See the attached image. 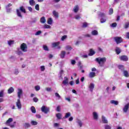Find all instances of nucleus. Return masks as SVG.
I'll return each mask as SVG.
<instances>
[{"instance_id":"nucleus-43","label":"nucleus","mask_w":129,"mask_h":129,"mask_svg":"<svg viewBox=\"0 0 129 129\" xmlns=\"http://www.w3.org/2000/svg\"><path fill=\"white\" fill-rule=\"evenodd\" d=\"M43 50L45 51H49V48L46 45H43Z\"/></svg>"},{"instance_id":"nucleus-31","label":"nucleus","mask_w":129,"mask_h":129,"mask_svg":"<svg viewBox=\"0 0 129 129\" xmlns=\"http://www.w3.org/2000/svg\"><path fill=\"white\" fill-rule=\"evenodd\" d=\"M59 44H60V42H54L52 43V47H53V48H55V47H57V46L59 45Z\"/></svg>"},{"instance_id":"nucleus-35","label":"nucleus","mask_w":129,"mask_h":129,"mask_svg":"<svg viewBox=\"0 0 129 129\" xmlns=\"http://www.w3.org/2000/svg\"><path fill=\"white\" fill-rule=\"evenodd\" d=\"M31 124H32V125H37V124H38V122L35 120H32L31 121Z\"/></svg>"},{"instance_id":"nucleus-54","label":"nucleus","mask_w":129,"mask_h":129,"mask_svg":"<svg viewBox=\"0 0 129 129\" xmlns=\"http://www.w3.org/2000/svg\"><path fill=\"white\" fill-rule=\"evenodd\" d=\"M116 26H117V24H116V23H113L111 24V26L113 28H115V27H116Z\"/></svg>"},{"instance_id":"nucleus-34","label":"nucleus","mask_w":129,"mask_h":129,"mask_svg":"<svg viewBox=\"0 0 129 129\" xmlns=\"http://www.w3.org/2000/svg\"><path fill=\"white\" fill-rule=\"evenodd\" d=\"M118 69H121V70H124V66L122 64H119L118 66Z\"/></svg>"},{"instance_id":"nucleus-39","label":"nucleus","mask_w":129,"mask_h":129,"mask_svg":"<svg viewBox=\"0 0 129 129\" xmlns=\"http://www.w3.org/2000/svg\"><path fill=\"white\" fill-rule=\"evenodd\" d=\"M29 4H30V6H34L35 5V1L29 0Z\"/></svg>"},{"instance_id":"nucleus-32","label":"nucleus","mask_w":129,"mask_h":129,"mask_svg":"<svg viewBox=\"0 0 129 129\" xmlns=\"http://www.w3.org/2000/svg\"><path fill=\"white\" fill-rule=\"evenodd\" d=\"M31 110L32 113H36V108L34 106H31Z\"/></svg>"},{"instance_id":"nucleus-45","label":"nucleus","mask_w":129,"mask_h":129,"mask_svg":"<svg viewBox=\"0 0 129 129\" xmlns=\"http://www.w3.org/2000/svg\"><path fill=\"white\" fill-rule=\"evenodd\" d=\"M55 95L56 97H58V99L61 98V96H60L58 93H55Z\"/></svg>"},{"instance_id":"nucleus-49","label":"nucleus","mask_w":129,"mask_h":129,"mask_svg":"<svg viewBox=\"0 0 129 129\" xmlns=\"http://www.w3.org/2000/svg\"><path fill=\"white\" fill-rule=\"evenodd\" d=\"M0 97H4V90L0 91Z\"/></svg>"},{"instance_id":"nucleus-21","label":"nucleus","mask_w":129,"mask_h":129,"mask_svg":"<svg viewBox=\"0 0 129 129\" xmlns=\"http://www.w3.org/2000/svg\"><path fill=\"white\" fill-rule=\"evenodd\" d=\"M89 88L90 89V91H91V92H92V91H93V89H94V84L91 83L90 84Z\"/></svg>"},{"instance_id":"nucleus-9","label":"nucleus","mask_w":129,"mask_h":129,"mask_svg":"<svg viewBox=\"0 0 129 129\" xmlns=\"http://www.w3.org/2000/svg\"><path fill=\"white\" fill-rule=\"evenodd\" d=\"M65 55H66V52L65 51H61L59 56L61 59H64L65 58Z\"/></svg>"},{"instance_id":"nucleus-64","label":"nucleus","mask_w":129,"mask_h":129,"mask_svg":"<svg viewBox=\"0 0 129 129\" xmlns=\"http://www.w3.org/2000/svg\"><path fill=\"white\" fill-rule=\"evenodd\" d=\"M126 37L127 38V39H129V32L126 33Z\"/></svg>"},{"instance_id":"nucleus-5","label":"nucleus","mask_w":129,"mask_h":129,"mask_svg":"<svg viewBox=\"0 0 129 129\" xmlns=\"http://www.w3.org/2000/svg\"><path fill=\"white\" fill-rule=\"evenodd\" d=\"M119 59L121 61H124V62L128 61V57L126 55H121L119 57Z\"/></svg>"},{"instance_id":"nucleus-11","label":"nucleus","mask_w":129,"mask_h":129,"mask_svg":"<svg viewBox=\"0 0 129 129\" xmlns=\"http://www.w3.org/2000/svg\"><path fill=\"white\" fill-rule=\"evenodd\" d=\"M115 52H116V54L117 55H119L120 53H121V49L118 47H116V49H115Z\"/></svg>"},{"instance_id":"nucleus-56","label":"nucleus","mask_w":129,"mask_h":129,"mask_svg":"<svg viewBox=\"0 0 129 129\" xmlns=\"http://www.w3.org/2000/svg\"><path fill=\"white\" fill-rule=\"evenodd\" d=\"M78 123L79 124V125L81 127L82 126V122L81 120L78 121Z\"/></svg>"},{"instance_id":"nucleus-1","label":"nucleus","mask_w":129,"mask_h":129,"mask_svg":"<svg viewBox=\"0 0 129 129\" xmlns=\"http://www.w3.org/2000/svg\"><path fill=\"white\" fill-rule=\"evenodd\" d=\"M95 61L98 63L100 66L102 67L104 65V63L106 62V58L102 57V58H96L95 59Z\"/></svg>"},{"instance_id":"nucleus-6","label":"nucleus","mask_w":129,"mask_h":129,"mask_svg":"<svg viewBox=\"0 0 129 129\" xmlns=\"http://www.w3.org/2000/svg\"><path fill=\"white\" fill-rule=\"evenodd\" d=\"M114 40H115L116 44H120V43L122 42V40L120 37H115Z\"/></svg>"},{"instance_id":"nucleus-59","label":"nucleus","mask_w":129,"mask_h":129,"mask_svg":"<svg viewBox=\"0 0 129 129\" xmlns=\"http://www.w3.org/2000/svg\"><path fill=\"white\" fill-rule=\"evenodd\" d=\"M105 129H111V127H110V126L109 125H106Z\"/></svg>"},{"instance_id":"nucleus-36","label":"nucleus","mask_w":129,"mask_h":129,"mask_svg":"<svg viewBox=\"0 0 129 129\" xmlns=\"http://www.w3.org/2000/svg\"><path fill=\"white\" fill-rule=\"evenodd\" d=\"M8 44L9 45V46H12V45H13V44H14V43H15V41L14 40H9L8 41Z\"/></svg>"},{"instance_id":"nucleus-12","label":"nucleus","mask_w":129,"mask_h":129,"mask_svg":"<svg viewBox=\"0 0 129 129\" xmlns=\"http://www.w3.org/2000/svg\"><path fill=\"white\" fill-rule=\"evenodd\" d=\"M95 76H96V74L93 72H90L89 74V77H90V78H93L95 77Z\"/></svg>"},{"instance_id":"nucleus-17","label":"nucleus","mask_w":129,"mask_h":129,"mask_svg":"<svg viewBox=\"0 0 129 129\" xmlns=\"http://www.w3.org/2000/svg\"><path fill=\"white\" fill-rule=\"evenodd\" d=\"M93 115L94 117V119H98V115L97 114V113L96 112H93Z\"/></svg>"},{"instance_id":"nucleus-37","label":"nucleus","mask_w":129,"mask_h":129,"mask_svg":"<svg viewBox=\"0 0 129 129\" xmlns=\"http://www.w3.org/2000/svg\"><path fill=\"white\" fill-rule=\"evenodd\" d=\"M81 61H79L78 63V66L80 68V69H82L83 68V66L81 64Z\"/></svg>"},{"instance_id":"nucleus-52","label":"nucleus","mask_w":129,"mask_h":129,"mask_svg":"<svg viewBox=\"0 0 129 129\" xmlns=\"http://www.w3.org/2000/svg\"><path fill=\"white\" fill-rule=\"evenodd\" d=\"M41 71L43 72L45 71V66H42L40 67Z\"/></svg>"},{"instance_id":"nucleus-22","label":"nucleus","mask_w":129,"mask_h":129,"mask_svg":"<svg viewBox=\"0 0 129 129\" xmlns=\"http://www.w3.org/2000/svg\"><path fill=\"white\" fill-rule=\"evenodd\" d=\"M70 116H71V113L67 112L66 113L65 116L63 117V119H65V118H68V117H70Z\"/></svg>"},{"instance_id":"nucleus-23","label":"nucleus","mask_w":129,"mask_h":129,"mask_svg":"<svg viewBox=\"0 0 129 129\" xmlns=\"http://www.w3.org/2000/svg\"><path fill=\"white\" fill-rule=\"evenodd\" d=\"M123 74L124 77H126V78L129 77L128 72H127V71H124L123 72Z\"/></svg>"},{"instance_id":"nucleus-30","label":"nucleus","mask_w":129,"mask_h":129,"mask_svg":"<svg viewBox=\"0 0 129 129\" xmlns=\"http://www.w3.org/2000/svg\"><path fill=\"white\" fill-rule=\"evenodd\" d=\"M52 14H53V16H54V17H55V18H58V17L59 16V14H58V12H56V11H53L52 12Z\"/></svg>"},{"instance_id":"nucleus-3","label":"nucleus","mask_w":129,"mask_h":129,"mask_svg":"<svg viewBox=\"0 0 129 129\" xmlns=\"http://www.w3.org/2000/svg\"><path fill=\"white\" fill-rule=\"evenodd\" d=\"M20 49L23 52H27V51H28V46L27 44L23 43L20 46Z\"/></svg>"},{"instance_id":"nucleus-38","label":"nucleus","mask_w":129,"mask_h":129,"mask_svg":"<svg viewBox=\"0 0 129 129\" xmlns=\"http://www.w3.org/2000/svg\"><path fill=\"white\" fill-rule=\"evenodd\" d=\"M128 28H129V22H127L124 25V29H128Z\"/></svg>"},{"instance_id":"nucleus-40","label":"nucleus","mask_w":129,"mask_h":129,"mask_svg":"<svg viewBox=\"0 0 129 129\" xmlns=\"http://www.w3.org/2000/svg\"><path fill=\"white\" fill-rule=\"evenodd\" d=\"M66 50H69L70 51H71V50H72V49H73V48H72V47L71 46L68 45L66 46Z\"/></svg>"},{"instance_id":"nucleus-29","label":"nucleus","mask_w":129,"mask_h":129,"mask_svg":"<svg viewBox=\"0 0 129 129\" xmlns=\"http://www.w3.org/2000/svg\"><path fill=\"white\" fill-rule=\"evenodd\" d=\"M31 126V125L29 123H25L24 124V127L25 128H29Z\"/></svg>"},{"instance_id":"nucleus-20","label":"nucleus","mask_w":129,"mask_h":129,"mask_svg":"<svg viewBox=\"0 0 129 129\" xmlns=\"http://www.w3.org/2000/svg\"><path fill=\"white\" fill-rule=\"evenodd\" d=\"M102 121L103 123H108V121L104 116H102Z\"/></svg>"},{"instance_id":"nucleus-47","label":"nucleus","mask_w":129,"mask_h":129,"mask_svg":"<svg viewBox=\"0 0 129 129\" xmlns=\"http://www.w3.org/2000/svg\"><path fill=\"white\" fill-rule=\"evenodd\" d=\"M33 100L34 102H38V101H39V99L37 97L33 98Z\"/></svg>"},{"instance_id":"nucleus-18","label":"nucleus","mask_w":129,"mask_h":129,"mask_svg":"<svg viewBox=\"0 0 129 129\" xmlns=\"http://www.w3.org/2000/svg\"><path fill=\"white\" fill-rule=\"evenodd\" d=\"M13 121V118H9L8 120H7V121L5 122L6 124L8 125L11 123V122H12Z\"/></svg>"},{"instance_id":"nucleus-33","label":"nucleus","mask_w":129,"mask_h":129,"mask_svg":"<svg viewBox=\"0 0 129 129\" xmlns=\"http://www.w3.org/2000/svg\"><path fill=\"white\" fill-rule=\"evenodd\" d=\"M52 22H53V20H52V18H49L47 20V24H48V25H52Z\"/></svg>"},{"instance_id":"nucleus-42","label":"nucleus","mask_w":129,"mask_h":129,"mask_svg":"<svg viewBox=\"0 0 129 129\" xmlns=\"http://www.w3.org/2000/svg\"><path fill=\"white\" fill-rule=\"evenodd\" d=\"M113 14V9L110 8L109 10V15H112Z\"/></svg>"},{"instance_id":"nucleus-46","label":"nucleus","mask_w":129,"mask_h":129,"mask_svg":"<svg viewBox=\"0 0 129 129\" xmlns=\"http://www.w3.org/2000/svg\"><path fill=\"white\" fill-rule=\"evenodd\" d=\"M87 26H88V24H87V23L85 22L83 23L82 27L83 28H86L87 27Z\"/></svg>"},{"instance_id":"nucleus-24","label":"nucleus","mask_w":129,"mask_h":129,"mask_svg":"<svg viewBox=\"0 0 129 129\" xmlns=\"http://www.w3.org/2000/svg\"><path fill=\"white\" fill-rule=\"evenodd\" d=\"M79 11V7H78V5H76L74 8V13H77Z\"/></svg>"},{"instance_id":"nucleus-2","label":"nucleus","mask_w":129,"mask_h":129,"mask_svg":"<svg viewBox=\"0 0 129 129\" xmlns=\"http://www.w3.org/2000/svg\"><path fill=\"white\" fill-rule=\"evenodd\" d=\"M42 112H44L45 114H47L48 112H50V108L45 106H42L41 108Z\"/></svg>"},{"instance_id":"nucleus-7","label":"nucleus","mask_w":129,"mask_h":129,"mask_svg":"<svg viewBox=\"0 0 129 129\" xmlns=\"http://www.w3.org/2000/svg\"><path fill=\"white\" fill-rule=\"evenodd\" d=\"M18 97L19 99H21V95L23 94V90L22 89L18 88Z\"/></svg>"},{"instance_id":"nucleus-13","label":"nucleus","mask_w":129,"mask_h":129,"mask_svg":"<svg viewBox=\"0 0 129 129\" xmlns=\"http://www.w3.org/2000/svg\"><path fill=\"white\" fill-rule=\"evenodd\" d=\"M62 84L63 85H67L68 84V78L64 77V80L62 81Z\"/></svg>"},{"instance_id":"nucleus-62","label":"nucleus","mask_w":129,"mask_h":129,"mask_svg":"<svg viewBox=\"0 0 129 129\" xmlns=\"http://www.w3.org/2000/svg\"><path fill=\"white\" fill-rule=\"evenodd\" d=\"M63 73H64V71L61 70L59 72L60 76H62V75H63Z\"/></svg>"},{"instance_id":"nucleus-14","label":"nucleus","mask_w":129,"mask_h":129,"mask_svg":"<svg viewBox=\"0 0 129 129\" xmlns=\"http://www.w3.org/2000/svg\"><path fill=\"white\" fill-rule=\"evenodd\" d=\"M16 13L18 17H19V18H21V19L22 18H23V16H22V13H21V11H20V10L17 9Z\"/></svg>"},{"instance_id":"nucleus-60","label":"nucleus","mask_w":129,"mask_h":129,"mask_svg":"<svg viewBox=\"0 0 129 129\" xmlns=\"http://www.w3.org/2000/svg\"><path fill=\"white\" fill-rule=\"evenodd\" d=\"M12 6H13L12 4L9 3L7 6H6V8L9 9V8H10V7H12Z\"/></svg>"},{"instance_id":"nucleus-61","label":"nucleus","mask_w":129,"mask_h":129,"mask_svg":"<svg viewBox=\"0 0 129 129\" xmlns=\"http://www.w3.org/2000/svg\"><path fill=\"white\" fill-rule=\"evenodd\" d=\"M14 74H15V75H18L19 74V71L18 70H15Z\"/></svg>"},{"instance_id":"nucleus-8","label":"nucleus","mask_w":129,"mask_h":129,"mask_svg":"<svg viewBox=\"0 0 129 129\" xmlns=\"http://www.w3.org/2000/svg\"><path fill=\"white\" fill-rule=\"evenodd\" d=\"M16 105L19 109H21L22 108V103H21V100L20 99H18L17 100V102H16Z\"/></svg>"},{"instance_id":"nucleus-41","label":"nucleus","mask_w":129,"mask_h":129,"mask_svg":"<svg viewBox=\"0 0 129 129\" xmlns=\"http://www.w3.org/2000/svg\"><path fill=\"white\" fill-rule=\"evenodd\" d=\"M35 89L36 91H39V90H40V89H41V88L40 87V86L37 85L35 86Z\"/></svg>"},{"instance_id":"nucleus-48","label":"nucleus","mask_w":129,"mask_h":129,"mask_svg":"<svg viewBox=\"0 0 129 129\" xmlns=\"http://www.w3.org/2000/svg\"><path fill=\"white\" fill-rule=\"evenodd\" d=\"M35 10L36 11H40V8L39 7V5L37 4L35 5Z\"/></svg>"},{"instance_id":"nucleus-63","label":"nucleus","mask_w":129,"mask_h":129,"mask_svg":"<svg viewBox=\"0 0 129 129\" xmlns=\"http://www.w3.org/2000/svg\"><path fill=\"white\" fill-rule=\"evenodd\" d=\"M70 84L72 86L73 85H74L75 83H74V82H73V81H71L70 82Z\"/></svg>"},{"instance_id":"nucleus-26","label":"nucleus","mask_w":129,"mask_h":129,"mask_svg":"<svg viewBox=\"0 0 129 129\" xmlns=\"http://www.w3.org/2000/svg\"><path fill=\"white\" fill-rule=\"evenodd\" d=\"M56 117L58 119H61L62 118V114L61 113H58L56 114Z\"/></svg>"},{"instance_id":"nucleus-58","label":"nucleus","mask_w":129,"mask_h":129,"mask_svg":"<svg viewBox=\"0 0 129 129\" xmlns=\"http://www.w3.org/2000/svg\"><path fill=\"white\" fill-rule=\"evenodd\" d=\"M81 17L80 16H79V15H76V16H75V19H76V20H79V19H81Z\"/></svg>"},{"instance_id":"nucleus-15","label":"nucleus","mask_w":129,"mask_h":129,"mask_svg":"<svg viewBox=\"0 0 129 129\" xmlns=\"http://www.w3.org/2000/svg\"><path fill=\"white\" fill-rule=\"evenodd\" d=\"M14 91H15V89H14V88L11 87L8 89V93H9V94H11L13 93V92H14Z\"/></svg>"},{"instance_id":"nucleus-27","label":"nucleus","mask_w":129,"mask_h":129,"mask_svg":"<svg viewBox=\"0 0 129 129\" xmlns=\"http://www.w3.org/2000/svg\"><path fill=\"white\" fill-rule=\"evenodd\" d=\"M40 23H41V24H45L46 23V19H45V17H42L40 19Z\"/></svg>"},{"instance_id":"nucleus-10","label":"nucleus","mask_w":129,"mask_h":129,"mask_svg":"<svg viewBox=\"0 0 129 129\" xmlns=\"http://www.w3.org/2000/svg\"><path fill=\"white\" fill-rule=\"evenodd\" d=\"M129 108V103H127L123 108V111L124 112H127V110H128Z\"/></svg>"},{"instance_id":"nucleus-44","label":"nucleus","mask_w":129,"mask_h":129,"mask_svg":"<svg viewBox=\"0 0 129 129\" xmlns=\"http://www.w3.org/2000/svg\"><path fill=\"white\" fill-rule=\"evenodd\" d=\"M44 29H50L51 28V26L46 24L44 25Z\"/></svg>"},{"instance_id":"nucleus-53","label":"nucleus","mask_w":129,"mask_h":129,"mask_svg":"<svg viewBox=\"0 0 129 129\" xmlns=\"http://www.w3.org/2000/svg\"><path fill=\"white\" fill-rule=\"evenodd\" d=\"M42 33V31H41L40 30L37 31L36 33H35V35L36 36H39V35H40L41 33Z\"/></svg>"},{"instance_id":"nucleus-57","label":"nucleus","mask_w":129,"mask_h":129,"mask_svg":"<svg viewBox=\"0 0 129 129\" xmlns=\"http://www.w3.org/2000/svg\"><path fill=\"white\" fill-rule=\"evenodd\" d=\"M71 64H72V65H75V64H76V61H75V60H72Z\"/></svg>"},{"instance_id":"nucleus-50","label":"nucleus","mask_w":129,"mask_h":129,"mask_svg":"<svg viewBox=\"0 0 129 129\" xmlns=\"http://www.w3.org/2000/svg\"><path fill=\"white\" fill-rule=\"evenodd\" d=\"M60 109H61V108H60V106H57L56 109V111H57V112H60Z\"/></svg>"},{"instance_id":"nucleus-19","label":"nucleus","mask_w":129,"mask_h":129,"mask_svg":"<svg viewBox=\"0 0 129 129\" xmlns=\"http://www.w3.org/2000/svg\"><path fill=\"white\" fill-rule=\"evenodd\" d=\"M95 54V51L92 49H90V52L89 53V56H93Z\"/></svg>"},{"instance_id":"nucleus-25","label":"nucleus","mask_w":129,"mask_h":129,"mask_svg":"<svg viewBox=\"0 0 129 129\" xmlns=\"http://www.w3.org/2000/svg\"><path fill=\"white\" fill-rule=\"evenodd\" d=\"M110 103H111V104H114L115 105H118V101L112 100L110 101Z\"/></svg>"},{"instance_id":"nucleus-55","label":"nucleus","mask_w":129,"mask_h":129,"mask_svg":"<svg viewBox=\"0 0 129 129\" xmlns=\"http://www.w3.org/2000/svg\"><path fill=\"white\" fill-rule=\"evenodd\" d=\"M45 89L47 91H48V92L52 91V90H52V88H46Z\"/></svg>"},{"instance_id":"nucleus-28","label":"nucleus","mask_w":129,"mask_h":129,"mask_svg":"<svg viewBox=\"0 0 129 129\" xmlns=\"http://www.w3.org/2000/svg\"><path fill=\"white\" fill-rule=\"evenodd\" d=\"M91 34L93 35V36H96L98 35V32L97 30H93L92 31Z\"/></svg>"},{"instance_id":"nucleus-51","label":"nucleus","mask_w":129,"mask_h":129,"mask_svg":"<svg viewBox=\"0 0 129 129\" xmlns=\"http://www.w3.org/2000/svg\"><path fill=\"white\" fill-rule=\"evenodd\" d=\"M65 39H67V35H63L61 37V41H64V40H65Z\"/></svg>"},{"instance_id":"nucleus-16","label":"nucleus","mask_w":129,"mask_h":129,"mask_svg":"<svg viewBox=\"0 0 129 129\" xmlns=\"http://www.w3.org/2000/svg\"><path fill=\"white\" fill-rule=\"evenodd\" d=\"M19 9L21 13H24V14H26L27 13V11H26V9L24 8V6L20 7Z\"/></svg>"},{"instance_id":"nucleus-4","label":"nucleus","mask_w":129,"mask_h":129,"mask_svg":"<svg viewBox=\"0 0 129 129\" xmlns=\"http://www.w3.org/2000/svg\"><path fill=\"white\" fill-rule=\"evenodd\" d=\"M99 16L102 18L100 19V23H101V24L105 23L106 22V19L104 18V17H105V14L104 13H100Z\"/></svg>"}]
</instances>
